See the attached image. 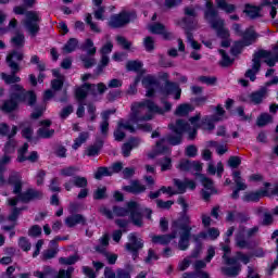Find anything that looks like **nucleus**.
<instances>
[{"label":"nucleus","mask_w":278,"mask_h":278,"mask_svg":"<svg viewBox=\"0 0 278 278\" xmlns=\"http://www.w3.org/2000/svg\"><path fill=\"white\" fill-rule=\"evenodd\" d=\"M252 62V68L247 70L244 77L250 79V81H255V79H257V74L262 70V61H258L253 56Z\"/></svg>","instance_id":"nucleus-23"},{"label":"nucleus","mask_w":278,"mask_h":278,"mask_svg":"<svg viewBox=\"0 0 278 278\" xmlns=\"http://www.w3.org/2000/svg\"><path fill=\"white\" fill-rule=\"evenodd\" d=\"M77 170H79V168L75 166H67L65 168H62L60 173L63 177H75Z\"/></svg>","instance_id":"nucleus-63"},{"label":"nucleus","mask_w":278,"mask_h":278,"mask_svg":"<svg viewBox=\"0 0 278 278\" xmlns=\"http://www.w3.org/2000/svg\"><path fill=\"white\" fill-rule=\"evenodd\" d=\"M45 105H35L34 106V111L30 113V119L31 121H38V118H40L42 116V114H45Z\"/></svg>","instance_id":"nucleus-53"},{"label":"nucleus","mask_w":278,"mask_h":278,"mask_svg":"<svg viewBox=\"0 0 278 278\" xmlns=\"http://www.w3.org/2000/svg\"><path fill=\"white\" fill-rule=\"evenodd\" d=\"M207 21L211 27L215 29V31H218L219 29L225 27V20L220 17H210Z\"/></svg>","instance_id":"nucleus-45"},{"label":"nucleus","mask_w":278,"mask_h":278,"mask_svg":"<svg viewBox=\"0 0 278 278\" xmlns=\"http://www.w3.org/2000/svg\"><path fill=\"white\" fill-rule=\"evenodd\" d=\"M159 166H161L162 173H166V170H172L173 168V159L169 156H163L157 161Z\"/></svg>","instance_id":"nucleus-37"},{"label":"nucleus","mask_w":278,"mask_h":278,"mask_svg":"<svg viewBox=\"0 0 278 278\" xmlns=\"http://www.w3.org/2000/svg\"><path fill=\"white\" fill-rule=\"evenodd\" d=\"M184 14L185 17L181 18L184 29H194V20L199 16L197 10L192 7H185Z\"/></svg>","instance_id":"nucleus-13"},{"label":"nucleus","mask_w":278,"mask_h":278,"mask_svg":"<svg viewBox=\"0 0 278 278\" xmlns=\"http://www.w3.org/2000/svg\"><path fill=\"white\" fill-rule=\"evenodd\" d=\"M122 190L128 192V194H142V192H147V186L140 184V180L135 179L130 181V185L124 186Z\"/></svg>","instance_id":"nucleus-17"},{"label":"nucleus","mask_w":278,"mask_h":278,"mask_svg":"<svg viewBox=\"0 0 278 278\" xmlns=\"http://www.w3.org/2000/svg\"><path fill=\"white\" fill-rule=\"evenodd\" d=\"M235 244H249L247 239V229H239L235 235Z\"/></svg>","instance_id":"nucleus-40"},{"label":"nucleus","mask_w":278,"mask_h":278,"mask_svg":"<svg viewBox=\"0 0 278 278\" xmlns=\"http://www.w3.org/2000/svg\"><path fill=\"white\" fill-rule=\"evenodd\" d=\"M254 60H257L258 62H262V60H265V63L267 66L273 68L275 64H277V61L275 60V56L271 51L261 49L257 52L253 54Z\"/></svg>","instance_id":"nucleus-15"},{"label":"nucleus","mask_w":278,"mask_h":278,"mask_svg":"<svg viewBox=\"0 0 278 278\" xmlns=\"http://www.w3.org/2000/svg\"><path fill=\"white\" fill-rule=\"evenodd\" d=\"M164 142H166L165 138H162L159 141H156V149L155 150L161 155L164 154V153H170V148H168V146H164Z\"/></svg>","instance_id":"nucleus-56"},{"label":"nucleus","mask_w":278,"mask_h":278,"mask_svg":"<svg viewBox=\"0 0 278 278\" xmlns=\"http://www.w3.org/2000/svg\"><path fill=\"white\" fill-rule=\"evenodd\" d=\"M97 10L93 11V16L96 18V21H105V7L104 5H100V7H96Z\"/></svg>","instance_id":"nucleus-62"},{"label":"nucleus","mask_w":278,"mask_h":278,"mask_svg":"<svg viewBox=\"0 0 278 278\" xmlns=\"http://www.w3.org/2000/svg\"><path fill=\"white\" fill-rule=\"evenodd\" d=\"M79 262V255H72L68 257H60L59 263L63 266H73V264H77Z\"/></svg>","instance_id":"nucleus-48"},{"label":"nucleus","mask_w":278,"mask_h":278,"mask_svg":"<svg viewBox=\"0 0 278 278\" xmlns=\"http://www.w3.org/2000/svg\"><path fill=\"white\" fill-rule=\"evenodd\" d=\"M83 49L87 51L88 55H97V47H94V41L90 38L86 39Z\"/></svg>","instance_id":"nucleus-47"},{"label":"nucleus","mask_w":278,"mask_h":278,"mask_svg":"<svg viewBox=\"0 0 278 278\" xmlns=\"http://www.w3.org/2000/svg\"><path fill=\"white\" fill-rule=\"evenodd\" d=\"M242 37V43L245 47H251V45L255 43L257 38H260V34L255 31V28L253 26L248 27L243 34L241 35Z\"/></svg>","instance_id":"nucleus-16"},{"label":"nucleus","mask_w":278,"mask_h":278,"mask_svg":"<svg viewBox=\"0 0 278 278\" xmlns=\"http://www.w3.org/2000/svg\"><path fill=\"white\" fill-rule=\"evenodd\" d=\"M268 123H273V115L268 113H262L256 119L257 127H266Z\"/></svg>","instance_id":"nucleus-43"},{"label":"nucleus","mask_w":278,"mask_h":278,"mask_svg":"<svg viewBox=\"0 0 278 278\" xmlns=\"http://www.w3.org/2000/svg\"><path fill=\"white\" fill-rule=\"evenodd\" d=\"M175 134L176 135H167L166 141L172 147H179V144H181V142H184V135H181L180 132H175Z\"/></svg>","instance_id":"nucleus-38"},{"label":"nucleus","mask_w":278,"mask_h":278,"mask_svg":"<svg viewBox=\"0 0 278 278\" xmlns=\"http://www.w3.org/2000/svg\"><path fill=\"white\" fill-rule=\"evenodd\" d=\"M104 199H108V187H98L93 191V201H104Z\"/></svg>","instance_id":"nucleus-39"},{"label":"nucleus","mask_w":278,"mask_h":278,"mask_svg":"<svg viewBox=\"0 0 278 278\" xmlns=\"http://www.w3.org/2000/svg\"><path fill=\"white\" fill-rule=\"evenodd\" d=\"M142 86L146 88L147 92L146 96L149 99H153L155 93L157 92L155 88H160V80L154 76L148 75L142 79Z\"/></svg>","instance_id":"nucleus-12"},{"label":"nucleus","mask_w":278,"mask_h":278,"mask_svg":"<svg viewBox=\"0 0 278 278\" xmlns=\"http://www.w3.org/2000/svg\"><path fill=\"white\" fill-rule=\"evenodd\" d=\"M166 29V26L160 22H156L150 26L151 34L162 36Z\"/></svg>","instance_id":"nucleus-54"},{"label":"nucleus","mask_w":278,"mask_h":278,"mask_svg":"<svg viewBox=\"0 0 278 278\" xmlns=\"http://www.w3.org/2000/svg\"><path fill=\"white\" fill-rule=\"evenodd\" d=\"M9 186H13L12 193L15 197L8 200V205L14 207L18 203H31V201H42L45 193L40 190L28 188L23 192V177L18 172H13L8 178Z\"/></svg>","instance_id":"nucleus-2"},{"label":"nucleus","mask_w":278,"mask_h":278,"mask_svg":"<svg viewBox=\"0 0 278 278\" xmlns=\"http://www.w3.org/2000/svg\"><path fill=\"white\" fill-rule=\"evenodd\" d=\"M74 188H88V178L84 176H74Z\"/></svg>","instance_id":"nucleus-55"},{"label":"nucleus","mask_w":278,"mask_h":278,"mask_svg":"<svg viewBox=\"0 0 278 278\" xmlns=\"http://www.w3.org/2000/svg\"><path fill=\"white\" fill-rule=\"evenodd\" d=\"M79 45V41L77 38H70L68 41L64 45V51L66 53H73L75 49H77V46Z\"/></svg>","instance_id":"nucleus-50"},{"label":"nucleus","mask_w":278,"mask_h":278,"mask_svg":"<svg viewBox=\"0 0 278 278\" xmlns=\"http://www.w3.org/2000/svg\"><path fill=\"white\" fill-rule=\"evenodd\" d=\"M168 128L174 134H181L184 136V134H186V130L190 129V124L184 119H177L176 124H169Z\"/></svg>","instance_id":"nucleus-25"},{"label":"nucleus","mask_w":278,"mask_h":278,"mask_svg":"<svg viewBox=\"0 0 278 278\" xmlns=\"http://www.w3.org/2000/svg\"><path fill=\"white\" fill-rule=\"evenodd\" d=\"M205 21L210 18H218V11L214 8V2L212 0H206V10L204 11Z\"/></svg>","instance_id":"nucleus-30"},{"label":"nucleus","mask_w":278,"mask_h":278,"mask_svg":"<svg viewBox=\"0 0 278 278\" xmlns=\"http://www.w3.org/2000/svg\"><path fill=\"white\" fill-rule=\"evenodd\" d=\"M174 186L177 188V194H186V180L182 181L181 179L178 178H174L173 179Z\"/></svg>","instance_id":"nucleus-57"},{"label":"nucleus","mask_w":278,"mask_h":278,"mask_svg":"<svg viewBox=\"0 0 278 278\" xmlns=\"http://www.w3.org/2000/svg\"><path fill=\"white\" fill-rule=\"evenodd\" d=\"M25 60V54L18 50H12L7 55V64L9 68H14V71H21V65L17 62H23Z\"/></svg>","instance_id":"nucleus-14"},{"label":"nucleus","mask_w":278,"mask_h":278,"mask_svg":"<svg viewBox=\"0 0 278 278\" xmlns=\"http://www.w3.org/2000/svg\"><path fill=\"white\" fill-rule=\"evenodd\" d=\"M54 135H55V129L41 127L37 130L38 138H42L45 140H49V138H53Z\"/></svg>","instance_id":"nucleus-44"},{"label":"nucleus","mask_w":278,"mask_h":278,"mask_svg":"<svg viewBox=\"0 0 278 278\" xmlns=\"http://www.w3.org/2000/svg\"><path fill=\"white\" fill-rule=\"evenodd\" d=\"M75 273V267H67V269H60L56 278H73V274Z\"/></svg>","instance_id":"nucleus-61"},{"label":"nucleus","mask_w":278,"mask_h":278,"mask_svg":"<svg viewBox=\"0 0 278 278\" xmlns=\"http://www.w3.org/2000/svg\"><path fill=\"white\" fill-rule=\"evenodd\" d=\"M11 42L17 49H23L25 47V35L23 33H16L13 38H11Z\"/></svg>","instance_id":"nucleus-42"},{"label":"nucleus","mask_w":278,"mask_h":278,"mask_svg":"<svg viewBox=\"0 0 278 278\" xmlns=\"http://www.w3.org/2000/svg\"><path fill=\"white\" fill-rule=\"evenodd\" d=\"M262 9L260 7L253 5L251 3H247L244 5L243 13L247 14L252 21H255V18H260L262 14L260 13Z\"/></svg>","instance_id":"nucleus-27"},{"label":"nucleus","mask_w":278,"mask_h":278,"mask_svg":"<svg viewBox=\"0 0 278 278\" xmlns=\"http://www.w3.org/2000/svg\"><path fill=\"white\" fill-rule=\"evenodd\" d=\"M138 18V13L136 11H121L117 14H112L108 22V27L111 29H122L126 27L129 23H134Z\"/></svg>","instance_id":"nucleus-8"},{"label":"nucleus","mask_w":278,"mask_h":278,"mask_svg":"<svg viewBox=\"0 0 278 278\" xmlns=\"http://www.w3.org/2000/svg\"><path fill=\"white\" fill-rule=\"evenodd\" d=\"M244 47H247L241 40L236 41L235 45L231 47L230 49V53L231 55H240V53H242V49H244Z\"/></svg>","instance_id":"nucleus-58"},{"label":"nucleus","mask_w":278,"mask_h":278,"mask_svg":"<svg viewBox=\"0 0 278 278\" xmlns=\"http://www.w3.org/2000/svg\"><path fill=\"white\" fill-rule=\"evenodd\" d=\"M104 144L105 142L103 141V139H96L93 144L89 146L85 150V155H87V157H97V155L101 153V149H103Z\"/></svg>","instance_id":"nucleus-20"},{"label":"nucleus","mask_w":278,"mask_h":278,"mask_svg":"<svg viewBox=\"0 0 278 278\" xmlns=\"http://www.w3.org/2000/svg\"><path fill=\"white\" fill-rule=\"evenodd\" d=\"M142 66H144V64L141 61L130 60L126 63V71H128V73H140Z\"/></svg>","instance_id":"nucleus-33"},{"label":"nucleus","mask_w":278,"mask_h":278,"mask_svg":"<svg viewBox=\"0 0 278 278\" xmlns=\"http://www.w3.org/2000/svg\"><path fill=\"white\" fill-rule=\"evenodd\" d=\"M38 23H40V16H38V13L35 11H28L26 13V21L24 25L33 38L38 35V31H40V25H38Z\"/></svg>","instance_id":"nucleus-11"},{"label":"nucleus","mask_w":278,"mask_h":278,"mask_svg":"<svg viewBox=\"0 0 278 278\" xmlns=\"http://www.w3.org/2000/svg\"><path fill=\"white\" fill-rule=\"evenodd\" d=\"M21 70L11 68V74L1 73V79L4 80L7 86H21V77L16 75Z\"/></svg>","instance_id":"nucleus-19"},{"label":"nucleus","mask_w":278,"mask_h":278,"mask_svg":"<svg viewBox=\"0 0 278 278\" xmlns=\"http://www.w3.org/2000/svg\"><path fill=\"white\" fill-rule=\"evenodd\" d=\"M65 225L70 229H73V227H76V225H83V227L86 226L87 220H86V217L84 215L74 214V215H70L65 218Z\"/></svg>","instance_id":"nucleus-22"},{"label":"nucleus","mask_w":278,"mask_h":278,"mask_svg":"<svg viewBox=\"0 0 278 278\" xmlns=\"http://www.w3.org/2000/svg\"><path fill=\"white\" fill-rule=\"evenodd\" d=\"M190 227V215L188 211H182L179 217L172 223V229H179L180 227Z\"/></svg>","instance_id":"nucleus-24"},{"label":"nucleus","mask_w":278,"mask_h":278,"mask_svg":"<svg viewBox=\"0 0 278 278\" xmlns=\"http://www.w3.org/2000/svg\"><path fill=\"white\" fill-rule=\"evenodd\" d=\"M161 103L164 105V108L155 104L153 100L134 102L130 106V121H132V123H140L141 121H151V117L140 116V110H142V108H147L149 112H152L153 114L161 115H164L166 114V112H170V110H173V104L168 102L166 98H161Z\"/></svg>","instance_id":"nucleus-4"},{"label":"nucleus","mask_w":278,"mask_h":278,"mask_svg":"<svg viewBox=\"0 0 278 278\" xmlns=\"http://www.w3.org/2000/svg\"><path fill=\"white\" fill-rule=\"evenodd\" d=\"M232 181H235L237 187L248 188L247 182H244V178H242V172L233 170L231 174Z\"/></svg>","instance_id":"nucleus-41"},{"label":"nucleus","mask_w":278,"mask_h":278,"mask_svg":"<svg viewBox=\"0 0 278 278\" xmlns=\"http://www.w3.org/2000/svg\"><path fill=\"white\" fill-rule=\"evenodd\" d=\"M190 112H194V106H192V104L182 103L177 106L175 114L176 116H188Z\"/></svg>","instance_id":"nucleus-34"},{"label":"nucleus","mask_w":278,"mask_h":278,"mask_svg":"<svg viewBox=\"0 0 278 278\" xmlns=\"http://www.w3.org/2000/svg\"><path fill=\"white\" fill-rule=\"evenodd\" d=\"M26 105V108H36L38 105V94L35 90H27L23 85H12L9 88V99L2 104L3 112L12 114L16 112L20 105Z\"/></svg>","instance_id":"nucleus-1"},{"label":"nucleus","mask_w":278,"mask_h":278,"mask_svg":"<svg viewBox=\"0 0 278 278\" xmlns=\"http://www.w3.org/2000/svg\"><path fill=\"white\" fill-rule=\"evenodd\" d=\"M175 238H178V244H201L200 232L192 233V226L172 228V232L167 235H154L152 243L170 244V241L175 240Z\"/></svg>","instance_id":"nucleus-3"},{"label":"nucleus","mask_w":278,"mask_h":278,"mask_svg":"<svg viewBox=\"0 0 278 278\" xmlns=\"http://www.w3.org/2000/svg\"><path fill=\"white\" fill-rule=\"evenodd\" d=\"M198 177H200V181L206 190H212V193H218V189L214 187V180L212 178L205 176L204 174L198 173Z\"/></svg>","instance_id":"nucleus-29"},{"label":"nucleus","mask_w":278,"mask_h":278,"mask_svg":"<svg viewBox=\"0 0 278 278\" xmlns=\"http://www.w3.org/2000/svg\"><path fill=\"white\" fill-rule=\"evenodd\" d=\"M169 77L170 76L166 72L159 74V79L164 81V85L159 88L160 94L165 98L174 97L175 101H179V99H181V87L179 86V83L172 81Z\"/></svg>","instance_id":"nucleus-7"},{"label":"nucleus","mask_w":278,"mask_h":278,"mask_svg":"<svg viewBox=\"0 0 278 278\" xmlns=\"http://www.w3.org/2000/svg\"><path fill=\"white\" fill-rule=\"evenodd\" d=\"M27 233L29 238H40L42 236V227L40 225H33Z\"/></svg>","instance_id":"nucleus-52"},{"label":"nucleus","mask_w":278,"mask_h":278,"mask_svg":"<svg viewBox=\"0 0 278 278\" xmlns=\"http://www.w3.org/2000/svg\"><path fill=\"white\" fill-rule=\"evenodd\" d=\"M143 47L148 53H152V51H155V39L151 36H147L143 39Z\"/></svg>","instance_id":"nucleus-51"},{"label":"nucleus","mask_w":278,"mask_h":278,"mask_svg":"<svg viewBox=\"0 0 278 278\" xmlns=\"http://www.w3.org/2000/svg\"><path fill=\"white\" fill-rule=\"evenodd\" d=\"M271 184L270 182H265L264 187L265 189H260L256 191H247L241 197V200L243 203H260L264 197H270V191L268 188H270Z\"/></svg>","instance_id":"nucleus-10"},{"label":"nucleus","mask_w":278,"mask_h":278,"mask_svg":"<svg viewBox=\"0 0 278 278\" xmlns=\"http://www.w3.org/2000/svg\"><path fill=\"white\" fill-rule=\"evenodd\" d=\"M266 97H268V89L266 87H261L258 90L251 92L249 99L254 105H262Z\"/></svg>","instance_id":"nucleus-18"},{"label":"nucleus","mask_w":278,"mask_h":278,"mask_svg":"<svg viewBox=\"0 0 278 278\" xmlns=\"http://www.w3.org/2000/svg\"><path fill=\"white\" fill-rule=\"evenodd\" d=\"M220 236L218 228H208L207 231H200V244H203V240H216Z\"/></svg>","instance_id":"nucleus-26"},{"label":"nucleus","mask_w":278,"mask_h":278,"mask_svg":"<svg viewBox=\"0 0 278 278\" xmlns=\"http://www.w3.org/2000/svg\"><path fill=\"white\" fill-rule=\"evenodd\" d=\"M105 90H108V86L103 83H83L80 86L75 88L74 94L76 101H86V99H88V94H91V97H98L99 94H105Z\"/></svg>","instance_id":"nucleus-6"},{"label":"nucleus","mask_w":278,"mask_h":278,"mask_svg":"<svg viewBox=\"0 0 278 278\" xmlns=\"http://www.w3.org/2000/svg\"><path fill=\"white\" fill-rule=\"evenodd\" d=\"M27 151H29V143L25 142L18 150H17V159L16 161L20 164H23L25 162V157L27 155Z\"/></svg>","instance_id":"nucleus-46"},{"label":"nucleus","mask_w":278,"mask_h":278,"mask_svg":"<svg viewBox=\"0 0 278 278\" xmlns=\"http://www.w3.org/2000/svg\"><path fill=\"white\" fill-rule=\"evenodd\" d=\"M215 1L217 4V8L226 12V14H233V12H236L237 10L236 4H230L227 2V0H215Z\"/></svg>","instance_id":"nucleus-32"},{"label":"nucleus","mask_w":278,"mask_h":278,"mask_svg":"<svg viewBox=\"0 0 278 278\" xmlns=\"http://www.w3.org/2000/svg\"><path fill=\"white\" fill-rule=\"evenodd\" d=\"M199 81H201V84H205L206 86H216L218 78H216V76H200Z\"/></svg>","instance_id":"nucleus-59"},{"label":"nucleus","mask_w":278,"mask_h":278,"mask_svg":"<svg viewBox=\"0 0 278 278\" xmlns=\"http://www.w3.org/2000/svg\"><path fill=\"white\" fill-rule=\"evenodd\" d=\"M30 64H35L37 66V71H39V75L37 80L39 81V84H42L45 81V71H47V64L45 62L40 61V56L34 54L30 58Z\"/></svg>","instance_id":"nucleus-21"},{"label":"nucleus","mask_w":278,"mask_h":278,"mask_svg":"<svg viewBox=\"0 0 278 278\" xmlns=\"http://www.w3.org/2000/svg\"><path fill=\"white\" fill-rule=\"evenodd\" d=\"M173 205H175V201L173 200H156V207L159 210H170V207H173Z\"/></svg>","instance_id":"nucleus-60"},{"label":"nucleus","mask_w":278,"mask_h":278,"mask_svg":"<svg viewBox=\"0 0 278 278\" xmlns=\"http://www.w3.org/2000/svg\"><path fill=\"white\" fill-rule=\"evenodd\" d=\"M94 179L101 181L103 177H112V168L106 166H100L93 174Z\"/></svg>","instance_id":"nucleus-31"},{"label":"nucleus","mask_w":278,"mask_h":278,"mask_svg":"<svg viewBox=\"0 0 278 278\" xmlns=\"http://www.w3.org/2000/svg\"><path fill=\"white\" fill-rule=\"evenodd\" d=\"M222 250L224 251V264H226V266L222 267L223 275H226V277H238L240 270H242V265H240L236 258L229 257L231 253L229 245H223Z\"/></svg>","instance_id":"nucleus-9"},{"label":"nucleus","mask_w":278,"mask_h":278,"mask_svg":"<svg viewBox=\"0 0 278 278\" xmlns=\"http://www.w3.org/2000/svg\"><path fill=\"white\" fill-rule=\"evenodd\" d=\"M242 164V157L240 156H236V155H231L228 159V166L230 168H239V166Z\"/></svg>","instance_id":"nucleus-64"},{"label":"nucleus","mask_w":278,"mask_h":278,"mask_svg":"<svg viewBox=\"0 0 278 278\" xmlns=\"http://www.w3.org/2000/svg\"><path fill=\"white\" fill-rule=\"evenodd\" d=\"M88 138H90V134L88 131L80 132L78 137L74 140L72 149H74V151H77V149H79L81 144L87 142Z\"/></svg>","instance_id":"nucleus-35"},{"label":"nucleus","mask_w":278,"mask_h":278,"mask_svg":"<svg viewBox=\"0 0 278 278\" xmlns=\"http://www.w3.org/2000/svg\"><path fill=\"white\" fill-rule=\"evenodd\" d=\"M219 54L222 55V60L219 61V66H222V68H229V66L233 64L235 60L231 59L229 54H227V51L223 49L219 50Z\"/></svg>","instance_id":"nucleus-36"},{"label":"nucleus","mask_w":278,"mask_h":278,"mask_svg":"<svg viewBox=\"0 0 278 278\" xmlns=\"http://www.w3.org/2000/svg\"><path fill=\"white\" fill-rule=\"evenodd\" d=\"M34 277H38V278H49L50 275H53V268L51 266H43V270H36L34 271Z\"/></svg>","instance_id":"nucleus-49"},{"label":"nucleus","mask_w":278,"mask_h":278,"mask_svg":"<svg viewBox=\"0 0 278 278\" xmlns=\"http://www.w3.org/2000/svg\"><path fill=\"white\" fill-rule=\"evenodd\" d=\"M97 253H101L104 255L109 262V264H116V261L118 260V255L109 253L108 248L104 244L96 245Z\"/></svg>","instance_id":"nucleus-28"},{"label":"nucleus","mask_w":278,"mask_h":278,"mask_svg":"<svg viewBox=\"0 0 278 278\" xmlns=\"http://www.w3.org/2000/svg\"><path fill=\"white\" fill-rule=\"evenodd\" d=\"M113 213L115 216H129L135 227H143L144 225L142 220L143 215L142 212H140V204L136 201L127 202L126 207L114 205Z\"/></svg>","instance_id":"nucleus-5"}]
</instances>
